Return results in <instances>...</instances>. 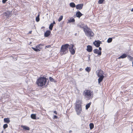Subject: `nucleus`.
I'll use <instances>...</instances> for the list:
<instances>
[{
	"label": "nucleus",
	"mask_w": 133,
	"mask_h": 133,
	"mask_svg": "<svg viewBox=\"0 0 133 133\" xmlns=\"http://www.w3.org/2000/svg\"><path fill=\"white\" fill-rule=\"evenodd\" d=\"M63 18V16H61L58 19V21L59 22H60L62 19Z\"/></svg>",
	"instance_id": "32"
},
{
	"label": "nucleus",
	"mask_w": 133,
	"mask_h": 133,
	"mask_svg": "<svg viewBox=\"0 0 133 133\" xmlns=\"http://www.w3.org/2000/svg\"><path fill=\"white\" fill-rule=\"evenodd\" d=\"M83 4H78L76 6V8L77 9H81L83 7Z\"/></svg>",
	"instance_id": "10"
},
{
	"label": "nucleus",
	"mask_w": 133,
	"mask_h": 133,
	"mask_svg": "<svg viewBox=\"0 0 133 133\" xmlns=\"http://www.w3.org/2000/svg\"><path fill=\"white\" fill-rule=\"evenodd\" d=\"M112 38H109L107 40V42L108 43H110L112 42Z\"/></svg>",
	"instance_id": "30"
},
{
	"label": "nucleus",
	"mask_w": 133,
	"mask_h": 133,
	"mask_svg": "<svg viewBox=\"0 0 133 133\" xmlns=\"http://www.w3.org/2000/svg\"><path fill=\"white\" fill-rule=\"evenodd\" d=\"M91 103L90 102L89 103L87 104L86 105V109H87L90 107L91 105Z\"/></svg>",
	"instance_id": "25"
},
{
	"label": "nucleus",
	"mask_w": 133,
	"mask_h": 133,
	"mask_svg": "<svg viewBox=\"0 0 133 133\" xmlns=\"http://www.w3.org/2000/svg\"><path fill=\"white\" fill-rule=\"evenodd\" d=\"M46 78L45 77H40L38 78L36 81V83H46Z\"/></svg>",
	"instance_id": "5"
},
{
	"label": "nucleus",
	"mask_w": 133,
	"mask_h": 133,
	"mask_svg": "<svg viewBox=\"0 0 133 133\" xmlns=\"http://www.w3.org/2000/svg\"><path fill=\"white\" fill-rule=\"evenodd\" d=\"M101 42L99 41H95L93 43V44L94 45L97 47H99L100 45V44Z\"/></svg>",
	"instance_id": "8"
},
{
	"label": "nucleus",
	"mask_w": 133,
	"mask_h": 133,
	"mask_svg": "<svg viewBox=\"0 0 133 133\" xmlns=\"http://www.w3.org/2000/svg\"><path fill=\"white\" fill-rule=\"evenodd\" d=\"M4 14H5V16L7 18H8L9 16L10 17L11 16V12L9 11H7Z\"/></svg>",
	"instance_id": "14"
},
{
	"label": "nucleus",
	"mask_w": 133,
	"mask_h": 133,
	"mask_svg": "<svg viewBox=\"0 0 133 133\" xmlns=\"http://www.w3.org/2000/svg\"><path fill=\"white\" fill-rule=\"evenodd\" d=\"M83 95L87 100L91 99L93 97V93L92 91L88 90H85L84 91Z\"/></svg>",
	"instance_id": "2"
},
{
	"label": "nucleus",
	"mask_w": 133,
	"mask_h": 133,
	"mask_svg": "<svg viewBox=\"0 0 133 133\" xmlns=\"http://www.w3.org/2000/svg\"><path fill=\"white\" fill-rule=\"evenodd\" d=\"M83 14L79 11L77 12L76 14V17L79 18Z\"/></svg>",
	"instance_id": "16"
},
{
	"label": "nucleus",
	"mask_w": 133,
	"mask_h": 133,
	"mask_svg": "<svg viewBox=\"0 0 133 133\" xmlns=\"http://www.w3.org/2000/svg\"><path fill=\"white\" fill-rule=\"evenodd\" d=\"M90 128V129H92L94 127V125L92 123H90L89 124Z\"/></svg>",
	"instance_id": "24"
},
{
	"label": "nucleus",
	"mask_w": 133,
	"mask_h": 133,
	"mask_svg": "<svg viewBox=\"0 0 133 133\" xmlns=\"http://www.w3.org/2000/svg\"><path fill=\"white\" fill-rule=\"evenodd\" d=\"M72 132V130H70L69 131V133H70L71 132Z\"/></svg>",
	"instance_id": "43"
},
{
	"label": "nucleus",
	"mask_w": 133,
	"mask_h": 133,
	"mask_svg": "<svg viewBox=\"0 0 133 133\" xmlns=\"http://www.w3.org/2000/svg\"><path fill=\"white\" fill-rule=\"evenodd\" d=\"M99 50H100V51H101V50H102V48L101 47H100L99 48Z\"/></svg>",
	"instance_id": "42"
},
{
	"label": "nucleus",
	"mask_w": 133,
	"mask_h": 133,
	"mask_svg": "<svg viewBox=\"0 0 133 133\" xmlns=\"http://www.w3.org/2000/svg\"><path fill=\"white\" fill-rule=\"evenodd\" d=\"M82 101L81 100L77 99L76 103V105L75 106H77V105H80V106H82Z\"/></svg>",
	"instance_id": "11"
},
{
	"label": "nucleus",
	"mask_w": 133,
	"mask_h": 133,
	"mask_svg": "<svg viewBox=\"0 0 133 133\" xmlns=\"http://www.w3.org/2000/svg\"><path fill=\"white\" fill-rule=\"evenodd\" d=\"M127 56V55L125 54H123L122 55L119 56L118 59H120L121 58H125Z\"/></svg>",
	"instance_id": "18"
},
{
	"label": "nucleus",
	"mask_w": 133,
	"mask_h": 133,
	"mask_svg": "<svg viewBox=\"0 0 133 133\" xmlns=\"http://www.w3.org/2000/svg\"><path fill=\"white\" fill-rule=\"evenodd\" d=\"M31 118L33 119H36V114H32L31 115Z\"/></svg>",
	"instance_id": "21"
},
{
	"label": "nucleus",
	"mask_w": 133,
	"mask_h": 133,
	"mask_svg": "<svg viewBox=\"0 0 133 133\" xmlns=\"http://www.w3.org/2000/svg\"><path fill=\"white\" fill-rule=\"evenodd\" d=\"M131 12L133 11V8H132V9L131 10Z\"/></svg>",
	"instance_id": "45"
},
{
	"label": "nucleus",
	"mask_w": 133,
	"mask_h": 133,
	"mask_svg": "<svg viewBox=\"0 0 133 133\" xmlns=\"http://www.w3.org/2000/svg\"><path fill=\"white\" fill-rule=\"evenodd\" d=\"M69 45L68 44H66L62 45L61 47L60 52L62 54H65L68 52V48Z\"/></svg>",
	"instance_id": "3"
},
{
	"label": "nucleus",
	"mask_w": 133,
	"mask_h": 133,
	"mask_svg": "<svg viewBox=\"0 0 133 133\" xmlns=\"http://www.w3.org/2000/svg\"><path fill=\"white\" fill-rule=\"evenodd\" d=\"M69 22L71 23L72 22H74L75 21V19L73 18H70L69 20H68Z\"/></svg>",
	"instance_id": "26"
},
{
	"label": "nucleus",
	"mask_w": 133,
	"mask_h": 133,
	"mask_svg": "<svg viewBox=\"0 0 133 133\" xmlns=\"http://www.w3.org/2000/svg\"><path fill=\"white\" fill-rule=\"evenodd\" d=\"M8 0H2V2L3 3H5Z\"/></svg>",
	"instance_id": "38"
},
{
	"label": "nucleus",
	"mask_w": 133,
	"mask_h": 133,
	"mask_svg": "<svg viewBox=\"0 0 133 133\" xmlns=\"http://www.w3.org/2000/svg\"><path fill=\"white\" fill-rule=\"evenodd\" d=\"M32 32V31H30L28 33V34H31V33Z\"/></svg>",
	"instance_id": "41"
},
{
	"label": "nucleus",
	"mask_w": 133,
	"mask_h": 133,
	"mask_svg": "<svg viewBox=\"0 0 133 133\" xmlns=\"http://www.w3.org/2000/svg\"><path fill=\"white\" fill-rule=\"evenodd\" d=\"M53 26L54 24H53L51 23L49 26V29L51 30H52V28L53 27Z\"/></svg>",
	"instance_id": "29"
},
{
	"label": "nucleus",
	"mask_w": 133,
	"mask_h": 133,
	"mask_svg": "<svg viewBox=\"0 0 133 133\" xmlns=\"http://www.w3.org/2000/svg\"><path fill=\"white\" fill-rule=\"evenodd\" d=\"M99 77L98 79V82L99 83H101L104 77V76H98Z\"/></svg>",
	"instance_id": "17"
},
{
	"label": "nucleus",
	"mask_w": 133,
	"mask_h": 133,
	"mask_svg": "<svg viewBox=\"0 0 133 133\" xmlns=\"http://www.w3.org/2000/svg\"><path fill=\"white\" fill-rule=\"evenodd\" d=\"M45 84H37V85L41 87H43L45 86Z\"/></svg>",
	"instance_id": "22"
},
{
	"label": "nucleus",
	"mask_w": 133,
	"mask_h": 133,
	"mask_svg": "<svg viewBox=\"0 0 133 133\" xmlns=\"http://www.w3.org/2000/svg\"><path fill=\"white\" fill-rule=\"evenodd\" d=\"M51 33V31L50 30H47L46 31L44 34V36L46 37L49 36Z\"/></svg>",
	"instance_id": "15"
},
{
	"label": "nucleus",
	"mask_w": 133,
	"mask_h": 133,
	"mask_svg": "<svg viewBox=\"0 0 133 133\" xmlns=\"http://www.w3.org/2000/svg\"><path fill=\"white\" fill-rule=\"evenodd\" d=\"M41 45L43 46L44 45L39 44L36 46V48H34L33 47H32V48L34 51H40V49H42V48L40 46Z\"/></svg>",
	"instance_id": "6"
},
{
	"label": "nucleus",
	"mask_w": 133,
	"mask_h": 133,
	"mask_svg": "<svg viewBox=\"0 0 133 133\" xmlns=\"http://www.w3.org/2000/svg\"><path fill=\"white\" fill-rule=\"evenodd\" d=\"M9 39L10 41H11V38H9Z\"/></svg>",
	"instance_id": "46"
},
{
	"label": "nucleus",
	"mask_w": 133,
	"mask_h": 133,
	"mask_svg": "<svg viewBox=\"0 0 133 133\" xmlns=\"http://www.w3.org/2000/svg\"><path fill=\"white\" fill-rule=\"evenodd\" d=\"M3 131H2V133H3Z\"/></svg>",
	"instance_id": "47"
},
{
	"label": "nucleus",
	"mask_w": 133,
	"mask_h": 133,
	"mask_svg": "<svg viewBox=\"0 0 133 133\" xmlns=\"http://www.w3.org/2000/svg\"><path fill=\"white\" fill-rule=\"evenodd\" d=\"M87 47V51L89 52H91L92 50V46L90 45H88Z\"/></svg>",
	"instance_id": "13"
},
{
	"label": "nucleus",
	"mask_w": 133,
	"mask_h": 133,
	"mask_svg": "<svg viewBox=\"0 0 133 133\" xmlns=\"http://www.w3.org/2000/svg\"><path fill=\"white\" fill-rule=\"evenodd\" d=\"M40 16L39 14H38L37 16L36 17V21L37 22H38L39 21V17Z\"/></svg>",
	"instance_id": "28"
},
{
	"label": "nucleus",
	"mask_w": 133,
	"mask_h": 133,
	"mask_svg": "<svg viewBox=\"0 0 133 133\" xmlns=\"http://www.w3.org/2000/svg\"><path fill=\"white\" fill-rule=\"evenodd\" d=\"M128 57L130 61H132L133 60V57L130 56H128Z\"/></svg>",
	"instance_id": "33"
},
{
	"label": "nucleus",
	"mask_w": 133,
	"mask_h": 133,
	"mask_svg": "<svg viewBox=\"0 0 133 133\" xmlns=\"http://www.w3.org/2000/svg\"><path fill=\"white\" fill-rule=\"evenodd\" d=\"M52 24H55V21H54L53 22V23H52Z\"/></svg>",
	"instance_id": "44"
},
{
	"label": "nucleus",
	"mask_w": 133,
	"mask_h": 133,
	"mask_svg": "<svg viewBox=\"0 0 133 133\" xmlns=\"http://www.w3.org/2000/svg\"><path fill=\"white\" fill-rule=\"evenodd\" d=\"M69 46V48L71 54L73 55H74L75 53V51L74 49V45L73 44H71Z\"/></svg>",
	"instance_id": "7"
},
{
	"label": "nucleus",
	"mask_w": 133,
	"mask_h": 133,
	"mask_svg": "<svg viewBox=\"0 0 133 133\" xmlns=\"http://www.w3.org/2000/svg\"><path fill=\"white\" fill-rule=\"evenodd\" d=\"M86 26V25L84 26H83V25L82 24L81 25H79L78 26L80 28H82L84 29V28Z\"/></svg>",
	"instance_id": "34"
},
{
	"label": "nucleus",
	"mask_w": 133,
	"mask_h": 133,
	"mask_svg": "<svg viewBox=\"0 0 133 133\" xmlns=\"http://www.w3.org/2000/svg\"><path fill=\"white\" fill-rule=\"evenodd\" d=\"M49 80L52 82H54V79L51 77H49Z\"/></svg>",
	"instance_id": "35"
},
{
	"label": "nucleus",
	"mask_w": 133,
	"mask_h": 133,
	"mask_svg": "<svg viewBox=\"0 0 133 133\" xmlns=\"http://www.w3.org/2000/svg\"><path fill=\"white\" fill-rule=\"evenodd\" d=\"M54 118H55L57 119L58 118L57 117L56 115H54Z\"/></svg>",
	"instance_id": "39"
},
{
	"label": "nucleus",
	"mask_w": 133,
	"mask_h": 133,
	"mask_svg": "<svg viewBox=\"0 0 133 133\" xmlns=\"http://www.w3.org/2000/svg\"><path fill=\"white\" fill-rule=\"evenodd\" d=\"M104 0H99L98 3L99 4H102L103 3Z\"/></svg>",
	"instance_id": "31"
},
{
	"label": "nucleus",
	"mask_w": 133,
	"mask_h": 133,
	"mask_svg": "<svg viewBox=\"0 0 133 133\" xmlns=\"http://www.w3.org/2000/svg\"><path fill=\"white\" fill-rule=\"evenodd\" d=\"M84 31L85 35L88 37H91L94 36V34L92 30L88 28L87 25L84 28Z\"/></svg>",
	"instance_id": "1"
},
{
	"label": "nucleus",
	"mask_w": 133,
	"mask_h": 133,
	"mask_svg": "<svg viewBox=\"0 0 133 133\" xmlns=\"http://www.w3.org/2000/svg\"><path fill=\"white\" fill-rule=\"evenodd\" d=\"M4 121L5 122L8 123L10 122V121L9 118H6L4 119Z\"/></svg>",
	"instance_id": "19"
},
{
	"label": "nucleus",
	"mask_w": 133,
	"mask_h": 133,
	"mask_svg": "<svg viewBox=\"0 0 133 133\" xmlns=\"http://www.w3.org/2000/svg\"><path fill=\"white\" fill-rule=\"evenodd\" d=\"M75 108L77 114L78 115H79L81 114L82 112V106H80V105H77V106H75Z\"/></svg>",
	"instance_id": "4"
},
{
	"label": "nucleus",
	"mask_w": 133,
	"mask_h": 133,
	"mask_svg": "<svg viewBox=\"0 0 133 133\" xmlns=\"http://www.w3.org/2000/svg\"><path fill=\"white\" fill-rule=\"evenodd\" d=\"M51 45H46L45 46V48H49L51 47Z\"/></svg>",
	"instance_id": "37"
},
{
	"label": "nucleus",
	"mask_w": 133,
	"mask_h": 133,
	"mask_svg": "<svg viewBox=\"0 0 133 133\" xmlns=\"http://www.w3.org/2000/svg\"><path fill=\"white\" fill-rule=\"evenodd\" d=\"M94 53L97 54L98 55L100 56L101 55V51H99L97 49H95L94 50Z\"/></svg>",
	"instance_id": "12"
},
{
	"label": "nucleus",
	"mask_w": 133,
	"mask_h": 133,
	"mask_svg": "<svg viewBox=\"0 0 133 133\" xmlns=\"http://www.w3.org/2000/svg\"><path fill=\"white\" fill-rule=\"evenodd\" d=\"M91 70V68L90 67H87L86 68H85V70L88 72H89Z\"/></svg>",
	"instance_id": "27"
},
{
	"label": "nucleus",
	"mask_w": 133,
	"mask_h": 133,
	"mask_svg": "<svg viewBox=\"0 0 133 133\" xmlns=\"http://www.w3.org/2000/svg\"><path fill=\"white\" fill-rule=\"evenodd\" d=\"M54 112L55 114H57V112L56 111H54Z\"/></svg>",
	"instance_id": "40"
},
{
	"label": "nucleus",
	"mask_w": 133,
	"mask_h": 133,
	"mask_svg": "<svg viewBox=\"0 0 133 133\" xmlns=\"http://www.w3.org/2000/svg\"><path fill=\"white\" fill-rule=\"evenodd\" d=\"M70 6L72 8H74L75 7L76 5L75 4L74 2H71L70 4Z\"/></svg>",
	"instance_id": "20"
},
{
	"label": "nucleus",
	"mask_w": 133,
	"mask_h": 133,
	"mask_svg": "<svg viewBox=\"0 0 133 133\" xmlns=\"http://www.w3.org/2000/svg\"><path fill=\"white\" fill-rule=\"evenodd\" d=\"M8 127V125L7 124H4L3 126V128L5 129L6 128H7Z\"/></svg>",
	"instance_id": "36"
},
{
	"label": "nucleus",
	"mask_w": 133,
	"mask_h": 133,
	"mask_svg": "<svg viewBox=\"0 0 133 133\" xmlns=\"http://www.w3.org/2000/svg\"><path fill=\"white\" fill-rule=\"evenodd\" d=\"M98 72L97 73V75L98 76H104V73L103 71L101 70H100L98 71Z\"/></svg>",
	"instance_id": "9"
},
{
	"label": "nucleus",
	"mask_w": 133,
	"mask_h": 133,
	"mask_svg": "<svg viewBox=\"0 0 133 133\" xmlns=\"http://www.w3.org/2000/svg\"><path fill=\"white\" fill-rule=\"evenodd\" d=\"M22 128L23 129H24L25 130H29V128L28 127L25 126H22Z\"/></svg>",
	"instance_id": "23"
}]
</instances>
